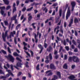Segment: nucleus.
<instances>
[{
    "label": "nucleus",
    "instance_id": "24",
    "mask_svg": "<svg viewBox=\"0 0 80 80\" xmlns=\"http://www.w3.org/2000/svg\"><path fill=\"white\" fill-rule=\"evenodd\" d=\"M73 23V18L71 19V21L70 22V23H69V27H71V25H72V24Z\"/></svg>",
    "mask_w": 80,
    "mask_h": 80
},
{
    "label": "nucleus",
    "instance_id": "40",
    "mask_svg": "<svg viewBox=\"0 0 80 80\" xmlns=\"http://www.w3.org/2000/svg\"><path fill=\"white\" fill-rule=\"evenodd\" d=\"M44 10L45 11V13H47V11H48V9H47V8H45L44 9Z\"/></svg>",
    "mask_w": 80,
    "mask_h": 80
},
{
    "label": "nucleus",
    "instance_id": "33",
    "mask_svg": "<svg viewBox=\"0 0 80 80\" xmlns=\"http://www.w3.org/2000/svg\"><path fill=\"white\" fill-rule=\"evenodd\" d=\"M32 8H33V7H32L30 8H28L27 9V11H31Z\"/></svg>",
    "mask_w": 80,
    "mask_h": 80
},
{
    "label": "nucleus",
    "instance_id": "62",
    "mask_svg": "<svg viewBox=\"0 0 80 80\" xmlns=\"http://www.w3.org/2000/svg\"><path fill=\"white\" fill-rule=\"evenodd\" d=\"M58 58V55H56V56H55V58H56V59H57V58Z\"/></svg>",
    "mask_w": 80,
    "mask_h": 80
},
{
    "label": "nucleus",
    "instance_id": "18",
    "mask_svg": "<svg viewBox=\"0 0 80 80\" xmlns=\"http://www.w3.org/2000/svg\"><path fill=\"white\" fill-rule=\"evenodd\" d=\"M28 16H29L28 19L29 21H30L32 19V16H31V14L29 13L28 14Z\"/></svg>",
    "mask_w": 80,
    "mask_h": 80
},
{
    "label": "nucleus",
    "instance_id": "13",
    "mask_svg": "<svg viewBox=\"0 0 80 80\" xmlns=\"http://www.w3.org/2000/svg\"><path fill=\"white\" fill-rule=\"evenodd\" d=\"M49 58L50 60H52V54L50 53L49 55V57H47L46 59H48Z\"/></svg>",
    "mask_w": 80,
    "mask_h": 80
},
{
    "label": "nucleus",
    "instance_id": "38",
    "mask_svg": "<svg viewBox=\"0 0 80 80\" xmlns=\"http://www.w3.org/2000/svg\"><path fill=\"white\" fill-rule=\"evenodd\" d=\"M8 50L9 53H11V51H10V49L9 48V47L8 48Z\"/></svg>",
    "mask_w": 80,
    "mask_h": 80
},
{
    "label": "nucleus",
    "instance_id": "7",
    "mask_svg": "<svg viewBox=\"0 0 80 80\" xmlns=\"http://www.w3.org/2000/svg\"><path fill=\"white\" fill-rule=\"evenodd\" d=\"M17 15H16L13 17L11 18V20H15V23H18V22H17V20L16 19V18H17Z\"/></svg>",
    "mask_w": 80,
    "mask_h": 80
},
{
    "label": "nucleus",
    "instance_id": "58",
    "mask_svg": "<svg viewBox=\"0 0 80 80\" xmlns=\"http://www.w3.org/2000/svg\"><path fill=\"white\" fill-rule=\"evenodd\" d=\"M14 42L15 43V44H17V39H16V38H14Z\"/></svg>",
    "mask_w": 80,
    "mask_h": 80
},
{
    "label": "nucleus",
    "instance_id": "11",
    "mask_svg": "<svg viewBox=\"0 0 80 80\" xmlns=\"http://www.w3.org/2000/svg\"><path fill=\"white\" fill-rule=\"evenodd\" d=\"M15 3H14L13 5V13H14V12H16L17 11V9L16 8V7H15Z\"/></svg>",
    "mask_w": 80,
    "mask_h": 80
},
{
    "label": "nucleus",
    "instance_id": "21",
    "mask_svg": "<svg viewBox=\"0 0 80 80\" xmlns=\"http://www.w3.org/2000/svg\"><path fill=\"white\" fill-rule=\"evenodd\" d=\"M48 51V52H52V50H53V49H52V48L51 47H49V48H48L47 49Z\"/></svg>",
    "mask_w": 80,
    "mask_h": 80
},
{
    "label": "nucleus",
    "instance_id": "23",
    "mask_svg": "<svg viewBox=\"0 0 80 80\" xmlns=\"http://www.w3.org/2000/svg\"><path fill=\"white\" fill-rule=\"evenodd\" d=\"M33 1H34V0H27L25 1V3H28L29 2H33Z\"/></svg>",
    "mask_w": 80,
    "mask_h": 80
},
{
    "label": "nucleus",
    "instance_id": "3",
    "mask_svg": "<svg viewBox=\"0 0 80 80\" xmlns=\"http://www.w3.org/2000/svg\"><path fill=\"white\" fill-rule=\"evenodd\" d=\"M8 32V31H6L5 32V34H4V32H2V38L3 41L4 42H5L6 41L5 39L6 38V37H7V33Z\"/></svg>",
    "mask_w": 80,
    "mask_h": 80
},
{
    "label": "nucleus",
    "instance_id": "15",
    "mask_svg": "<svg viewBox=\"0 0 80 80\" xmlns=\"http://www.w3.org/2000/svg\"><path fill=\"white\" fill-rule=\"evenodd\" d=\"M50 68L51 69H55V67L54 66V65L52 64L50 65Z\"/></svg>",
    "mask_w": 80,
    "mask_h": 80
},
{
    "label": "nucleus",
    "instance_id": "1",
    "mask_svg": "<svg viewBox=\"0 0 80 80\" xmlns=\"http://www.w3.org/2000/svg\"><path fill=\"white\" fill-rule=\"evenodd\" d=\"M4 68L5 69H6L7 72H8V73L6 75V77L3 76H2L1 77L0 76V79H2V78H7V77H9L10 75H11L12 77L14 76V75H13V74L12 73V72H11V71H10V70H7L8 69L5 66V65H4Z\"/></svg>",
    "mask_w": 80,
    "mask_h": 80
},
{
    "label": "nucleus",
    "instance_id": "57",
    "mask_svg": "<svg viewBox=\"0 0 80 80\" xmlns=\"http://www.w3.org/2000/svg\"><path fill=\"white\" fill-rule=\"evenodd\" d=\"M66 59H67V56L65 55L64 56V60H66Z\"/></svg>",
    "mask_w": 80,
    "mask_h": 80
},
{
    "label": "nucleus",
    "instance_id": "5",
    "mask_svg": "<svg viewBox=\"0 0 80 80\" xmlns=\"http://www.w3.org/2000/svg\"><path fill=\"white\" fill-rule=\"evenodd\" d=\"M39 34V38H40V37H41V33H39V32H37V35H36V34L34 33V35H35V39L36 40L35 42L36 43H37L38 42V40L37 39V37H38V35Z\"/></svg>",
    "mask_w": 80,
    "mask_h": 80
},
{
    "label": "nucleus",
    "instance_id": "22",
    "mask_svg": "<svg viewBox=\"0 0 80 80\" xmlns=\"http://www.w3.org/2000/svg\"><path fill=\"white\" fill-rule=\"evenodd\" d=\"M3 1L6 5H8L9 3V1L8 0H3Z\"/></svg>",
    "mask_w": 80,
    "mask_h": 80
},
{
    "label": "nucleus",
    "instance_id": "31",
    "mask_svg": "<svg viewBox=\"0 0 80 80\" xmlns=\"http://www.w3.org/2000/svg\"><path fill=\"white\" fill-rule=\"evenodd\" d=\"M4 23L5 25H7L8 24V21H4Z\"/></svg>",
    "mask_w": 80,
    "mask_h": 80
},
{
    "label": "nucleus",
    "instance_id": "55",
    "mask_svg": "<svg viewBox=\"0 0 80 80\" xmlns=\"http://www.w3.org/2000/svg\"><path fill=\"white\" fill-rule=\"evenodd\" d=\"M30 52L31 53V56L32 57H33V52H32V51H30Z\"/></svg>",
    "mask_w": 80,
    "mask_h": 80
},
{
    "label": "nucleus",
    "instance_id": "9",
    "mask_svg": "<svg viewBox=\"0 0 80 80\" xmlns=\"http://www.w3.org/2000/svg\"><path fill=\"white\" fill-rule=\"evenodd\" d=\"M45 74H48V76H50L52 75V72L51 70L48 71L46 72Z\"/></svg>",
    "mask_w": 80,
    "mask_h": 80
},
{
    "label": "nucleus",
    "instance_id": "61",
    "mask_svg": "<svg viewBox=\"0 0 80 80\" xmlns=\"http://www.w3.org/2000/svg\"><path fill=\"white\" fill-rule=\"evenodd\" d=\"M68 53L70 55H72V53L71 52H68Z\"/></svg>",
    "mask_w": 80,
    "mask_h": 80
},
{
    "label": "nucleus",
    "instance_id": "16",
    "mask_svg": "<svg viewBox=\"0 0 80 80\" xmlns=\"http://www.w3.org/2000/svg\"><path fill=\"white\" fill-rule=\"evenodd\" d=\"M2 69V67L1 64H0V73H1V74H4V72L1 70Z\"/></svg>",
    "mask_w": 80,
    "mask_h": 80
},
{
    "label": "nucleus",
    "instance_id": "25",
    "mask_svg": "<svg viewBox=\"0 0 80 80\" xmlns=\"http://www.w3.org/2000/svg\"><path fill=\"white\" fill-rule=\"evenodd\" d=\"M77 42L78 43H79V45L78 46V47L79 48H80V40H77Z\"/></svg>",
    "mask_w": 80,
    "mask_h": 80
},
{
    "label": "nucleus",
    "instance_id": "51",
    "mask_svg": "<svg viewBox=\"0 0 80 80\" xmlns=\"http://www.w3.org/2000/svg\"><path fill=\"white\" fill-rule=\"evenodd\" d=\"M58 28H59V27L58 26H57L56 28H55L54 29V32H55V31H56L57 29H58Z\"/></svg>",
    "mask_w": 80,
    "mask_h": 80
},
{
    "label": "nucleus",
    "instance_id": "42",
    "mask_svg": "<svg viewBox=\"0 0 80 80\" xmlns=\"http://www.w3.org/2000/svg\"><path fill=\"white\" fill-rule=\"evenodd\" d=\"M28 62H26V63L25 64V65H26V67H28Z\"/></svg>",
    "mask_w": 80,
    "mask_h": 80
},
{
    "label": "nucleus",
    "instance_id": "64",
    "mask_svg": "<svg viewBox=\"0 0 80 80\" xmlns=\"http://www.w3.org/2000/svg\"><path fill=\"white\" fill-rule=\"evenodd\" d=\"M21 11H19V16L18 17H20V15H21Z\"/></svg>",
    "mask_w": 80,
    "mask_h": 80
},
{
    "label": "nucleus",
    "instance_id": "60",
    "mask_svg": "<svg viewBox=\"0 0 80 80\" xmlns=\"http://www.w3.org/2000/svg\"><path fill=\"white\" fill-rule=\"evenodd\" d=\"M74 52H78V49L77 48L75 49L74 50Z\"/></svg>",
    "mask_w": 80,
    "mask_h": 80
},
{
    "label": "nucleus",
    "instance_id": "14",
    "mask_svg": "<svg viewBox=\"0 0 80 80\" xmlns=\"http://www.w3.org/2000/svg\"><path fill=\"white\" fill-rule=\"evenodd\" d=\"M56 74L57 75L58 78H61V74H60V72H57Z\"/></svg>",
    "mask_w": 80,
    "mask_h": 80
},
{
    "label": "nucleus",
    "instance_id": "48",
    "mask_svg": "<svg viewBox=\"0 0 80 80\" xmlns=\"http://www.w3.org/2000/svg\"><path fill=\"white\" fill-rule=\"evenodd\" d=\"M72 42L73 43V44H74V45H76V42H75V41L74 40H72Z\"/></svg>",
    "mask_w": 80,
    "mask_h": 80
},
{
    "label": "nucleus",
    "instance_id": "4",
    "mask_svg": "<svg viewBox=\"0 0 80 80\" xmlns=\"http://www.w3.org/2000/svg\"><path fill=\"white\" fill-rule=\"evenodd\" d=\"M5 57H6V58H7L8 59V58H10V61H11V62H14V60H15V59H14L13 57H12V55L9 54L8 57H7V56H5Z\"/></svg>",
    "mask_w": 80,
    "mask_h": 80
},
{
    "label": "nucleus",
    "instance_id": "44",
    "mask_svg": "<svg viewBox=\"0 0 80 80\" xmlns=\"http://www.w3.org/2000/svg\"><path fill=\"white\" fill-rule=\"evenodd\" d=\"M57 53H58V52H57V51L55 50L54 51V55H57Z\"/></svg>",
    "mask_w": 80,
    "mask_h": 80
},
{
    "label": "nucleus",
    "instance_id": "45",
    "mask_svg": "<svg viewBox=\"0 0 80 80\" xmlns=\"http://www.w3.org/2000/svg\"><path fill=\"white\" fill-rule=\"evenodd\" d=\"M16 59L17 60H18V61H19V62H22V60H20V58H16Z\"/></svg>",
    "mask_w": 80,
    "mask_h": 80
},
{
    "label": "nucleus",
    "instance_id": "63",
    "mask_svg": "<svg viewBox=\"0 0 80 80\" xmlns=\"http://www.w3.org/2000/svg\"><path fill=\"white\" fill-rule=\"evenodd\" d=\"M23 17H24V16H23V15H22V16H21V20H22L23 19Z\"/></svg>",
    "mask_w": 80,
    "mask_h": 80
},
{
    "label": "nucleus",
    "instance_id": "59",
    "mask_svg": "<svg viewBox=\"0 0 80 80\" xmlns=\"http://www.w3.org/2000/svg\"><path fill=\"white\" fill-rule=\"evenodd\" d=\"M58 5V4L57 3H55L53 4V5H52V6H57Z\"/></svg>",
    "mask_w": 80,
    "mask_h": 80
},
{
    "label": "nucleus",
    "instance_id": "19",
    "mask_svg": "<svg viewBox=\"0 0 80 80\" xmlns=\"http://www.w3.org/2000/svg\"><path fill=\"white\" fill-rule=\"evenodd\" d=\"M22 64L20 62H18L17 64V67H22Z\"/></svg>",
    "mask_w": 80,
    "mask_h": 80
},
{
    "label": "nucleus",
    "instance_id": "28",
    "mask_svg": "<svg viewBox=\"0 0 80 80\" xmlns=\"http://www.w3.org/2000/svg\"><path fill=\"white\" fill-rule=\"evenodd\" d=\"M63 68H65V69H67V64H65L63 66Z\"/></svg>",
    "mask_w": 80,
    "mask_h": 80
},
{
    "label": "nucleus",
    "instance_id": "54",
    "mask_svg": "<svg viewBox=\"0 0 80 80\" xmlns=\"http://www.w3.org/2000/svg\"><path fill=\"white\" fill-rule=\"evenodd\" d=\"M55 11L54 10L53 11V12L52 13V15H55Z\"/></svg>",
    "mask_w": 80,
    "mask_h": 80
},
{
    "label": "nucleus",
    "instance_id": "46",
    "mask_svg": "<svg viewBox=\"0 0 80 80\" xmlns=\"http://www.w3.org/2000/svg\"><path fill=\"white\" fill-rule=\"evenodd\" d=\"M74 22L75 23H77V22H78V19L77 18H75L74 20Z\"/></svg>",
    "mask_w": 80,
    "mask_h": 80
},
{
    "label": "nucleus",
    "instance_id": "17",
    "mask_svg": "<svg viewBox=\"0 0 80 80\" xmlns=\"http://www.w3.org/2000/svg\"><path fill=\"white\" fill-rule=\"evenodd\" d=\"M23 44L24 45V49L25 50H27V47H25L26 45H27V44L25 42H23Z\"/></svg>",
    "mask_w": 80,
    "mask_h": 80
},
{
    "label": "nucleus",
    "instance_id": "20",
    "mask_svg": "<svg viewBox=\"0 0 80 80\" xmlns=\"http://www.w3.org/2000/svg\"><path fill=\"white\" fill-rule=\"evenodd\" d=\"M40 3H37L34 2L32 4H31V5L32 6H33V5H35V7H37V5H40Z\"/></svg>",
    "mask_w": 80,
    "mask_h": 80
},
{
    "label": "nucleus",
    "instance_id": "34",
    "mask_svg": "<svg viewBox=\"0 0 80 80\" xmlns=\"http://www.w3.org/2000/svg\"><path fill=\"white\" fill-rule=\"evenodd\" d=\"M21 25L20 24H19L16 27V29L18 30V28H19L20 27Z\"/></svg>",
    "mask_w": 80,
    "mask_h": 80
},
{
    "label": "nucleus",
    "instance_id": "47",
    "mask_svg": "<svg viewBox=\"0 0 80 80\" xmlns=\"http://www.w3.org/2000/svg\"><path fill=\"white\" fill-rule=\"evenodd\" d=\"M13 66L12 65H11V68L12 70H13Z\"/></svg>",
    "mask_w": 80,
    "mask_h": 80
},
{
    "label": "nucleus",
    "instance_id": "39",
    "mask_svg": "<svg viewBox=\"0 0 80 80\" xmlns=\"http://www.w3.org/2000/svg\"><path fill=\"white\" fill-rule=\"evenodd\" d=\"M26 53L27 55H28L29 57H30V54L28 53V52H26L25 51H24Z\"/></svg>",
    "mask_w": 80,
    "mask_h": 80
},
{
    "label": "nucleus",
    "instance_id": "10",
    "mask_svg": "<svg viewBox=\"0 0 80 80\" xmlns=\"http://www.w3.org/2000/svg\"><path fill=\"white\" fill-rule=\"evenodd\" d=\"M0 9L1 10V13L2 15H3L4 13V11L2 10H5V6L0 7Z\"/></svg>",
    "mask_w": 80,
    "mask_h": 80
},
{
    "label": "nucleus",
    "instance_id": "26",
    "mask_svg": "<svg viewBox=\"0 0 80 80\" xmlns=\"http://www.w3.org/2000/svg\"><path fill=\"white\" fill-rule=\"evenodd\" d=\"M13 55L14 56H17V57H18V56H19L18 53L16 52H14Z\"/></svg>",
    "mask_w": 80,
    "mask_h": 80
},
{
    "label": "nucleus",
    "instance_id": "35",
    "mask_svg": "<svg viewBox=\"0 0 80 80\" xmlns=\"http://www.w3.org/2000/svg\"><path fill=\"white\" fill-rule=\"evenodd\" d=\"M1 52H2L4 54H6V52L5 51H4L3 50H1Z\"/></svg>",
    "mask_w": 80,
    "mask_h": 80
},
{
    "label": "nucleus",
    "instance_id": "27",
    "mask_svg": "<svg viewBox=\"0 0 80 80\" xmlns=\"http://www.w3.org/2000/svg\"><path fill=\"white\" fill-rule=\"evenodd\" d=\"M58 47H60V49L59 50V52H61V50H62V46H58L57 47V48H58Z\"/></svg>",
    "mask_w": 80,
    "mask_h": 80
},
{
    "label": "nucleus",
    "instance_id": "29",
    "mask_svg": "<svg viewBox=\"0 0 80 80\" xmlns=\"http://www.w3.org/2000/svg\"><path fill=\"white\" fill-rule=\"evenodd\" d=\"M59 18L60 17H58V18H56V23H57V22L59 21Z\"/></svg>",
    "mask_w": 80,
    "mask_h": 80
},
{
    "label": "nucleus",
    "instance_id": "36",
    "mask_svg": "<svg viewBox=\"0 0 80 80\" xmlns=\"http://www.w3.org/2000/svg\"><path fill=\"white\" fill-rule=\"evenodd\" d=\"M39 64H38V65L36 67V69H37V70H40V68H39Z\"/></svg>",
    "mask_w": 80,
    "mask_h": 80
},
{
    "label": "nucleus",
    "instance_id": "53",
    "mask_svg": "<svg viewBox=\"0 0 80 80\" xmlns=\"http://www.w3.org/2000/svg\"><path fill=\"white\" fill-rule=\"evenodd\" d=\"M25 10H26V8H23L22 10V12H25Z\"/></svg>",
    "mask_w": 80,
    "mask_h": 80
},
{
    "label": "nucleus",
    "instance_id": "2",
    "mask_svg": "<svg viewBox=\"0 0 80 80\" xmlns=\"http://www.w3.org/2000/svg\"><path fill=\"white\" fill-rule=\"evenodd\" d=\"M73 60L75 62H79V59L78 58L75 56H73V57H69V58L68 60L69 62H72V60Z\"/></svg>",
    "mask_w": 80,
    "mask_h": 80
},
{
    "label": "nucleus",
    "instance_id": "52",
    "mask_svg": "<svg viewBox=\"0 0 80 80\" xmlns=\"http://www.w3.org/2000/svg\"><path fill=\"white\" fill-rule=\"evenodd\" d=\"M65 48L66 50H67L68 51V50H69V48L68 47H66Z\"/></svg>",
    "mask_w": 80,
    "mask_h": 80
},
{
    "label": "nucleus",
    "instance_id": "32",
    "mask_svg": "<svg viewBox=\"0 0 80 80\" xmlns=\"http://www.w3.org/2000/svg\"><path fill=\"white\" fill-rule=\"evenodd\" d=\"M10 8H11V6H8L7 7L6 10H9Z\"/></svg>",
    "mask_w": 80,
    "mask_h": 80
},
{
    "label": "nucleus",
    "instance_id": "50",
    "mask_svg": "<svg viewBox=\"0 0 80 80\" xmlns=\"http://www.w3.org/2000/svg\"><path fill=\"white\" fill-rule=\"evenodd\" d=\"M75 36H77V35H78V33H77V32L76 31H75Z\"/></svg>",
    "mask_w": 80,
    "mask_h": 80
},
{
    "label": "nucleus",
    "instance_id": "41",
    "mask_svg": "<svg viewBox=\"0 0 80 80\" xmlns=\"http://www.w3.org/2000/svg\"><path fill=\"white\" fill-rule=\"evenodd\" d=\"M60 28V31L61 32V33H63V30L62 29V26H61Z\"/></svg>",
    "mask_w": 80,
    "mask_h": 80
},
{
    "label": "nucleus",
    "instance_id": "12",
    "mask_svg": "<svg viewBox=\"0 0 80 80\" xmlns=\"http://www.w3.org/2000/svg\"><path fill=\"white\" fill-rule=\"evenodd\" d=\"M71 5L72 6V11L73 10V8H74V7H75V2H71Z\"/></svg>",
    "mask_w": 80,
    "mask_h": 80
},
{
    "label": "nucleus",
    "instance_id": "6",
    "mask_svg": "<svg viewBox=\"0 0 80 80\" xmlns=\"http://www.w3.org/2000/svg\"><path fill=\"white\" fill-rule=\"evenodd\" d=\"M69 16H70V10L69 8H68L67 13L66 14V18L67 20L68 18V17H69Z\"/></svg>",
    "mask_w": 80,
    "mask_h": 80
},
{
    "label": "nucleus",
    "instance_id": "8",
    "mask_svg": "<svg viewBox=\"0 0 80 80\" xmlns=\"http://www.w3.org/2000/svg\"><path fill=\"white\" fill-rule=\"evenodd\" d=\"M15 31H13V32H11L10 33L9 36H8V38H10L11 36L12 37H13V35H15Z\"/></svg>",
    "mask_w": 80,
    "mask_h": 80
},
{
    "label": "nucleus",
    "instance_id": "49",
    "mask_svg": "<svg viewBox=\"0 0 80 80\" xmlns=\"http://www.w3.org/2000/svg\"><path fill=\"white\" fill-rule=\"evenodd\" d=\"M22 73L21 72H19L18 74V77H19V76H20V75H22Z\"/></svg>",
    "mask_w": 80,
    "mask_h": 80
},
{
    "label": "nucleus",
    "instance_id": "43",
    "mask_svg": "<svg viewBox=\"0 0 80 80\" xmlns=\"http://www.w3.org/2000/svg\"><path fill=\"white\" fill-rule=\"evenodd\" d=\"M68 7V5L67 4L66 6H65V7L64 8V9H65V10H67V8Z\"/></svg>",
    "mask_w": 80,
    "mask_h": 80
},
{
    "label": "nucleus",
    "instance_id": "30",
    "mask_svg": "<svg viewBox=\"0 0 80 80\" xmlns=\"http://www.w3.org/2000/svg\"><path fill=\"white\" fill-rule=\"evenodd\" d=\"M59 16L60 17H62V10L60 9L59 10Z\"/></svg>",
    "mask_w": 80,
    "mask_h": 80
},
{
    "label": "nucleus",
    "instance_id": "37",
    "mask_svg": "<svg viewBox=\"0 0 80 80\" xmlns=\"http://www.w3.org/2000/svg\"><path fill=\"white\" fill-rule=\"evenodd\" d=\"M38 47L40 48H41V49H43V48L42 47V45H41V44H39L38 45Z\"/></svg>",
    "mask_w": 80,
    "mask_h": 80
},
{
    "label": "nucleus",
    "instance_id": "56",
    "mask_svg": "<svg viewBox=\"0 0 80 80\" xmlns=\"http://www.w3.org/2000/svg\"><path fill=\"white\" fill-rule=\"evenodd\" d=\"M63 43L64 45H66V42H65V40H64L63 42Z\"/></svg>",
    "mask_w": 80,
    "mask_h": 80
}]
</instances>
